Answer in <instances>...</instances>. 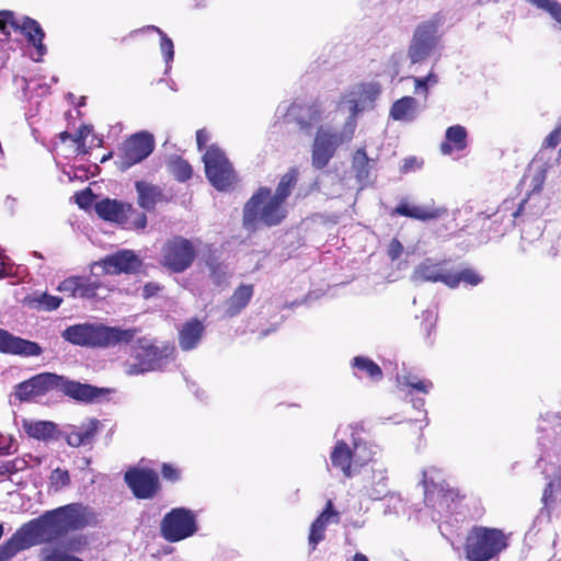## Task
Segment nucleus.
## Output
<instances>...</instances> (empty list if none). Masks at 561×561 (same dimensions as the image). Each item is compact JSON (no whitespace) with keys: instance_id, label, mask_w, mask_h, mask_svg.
<instances>
[{"instance_id":"5fc2aeb1","label":"nucleus","mask_w":561,"mask_h":561,"mask_svg":"<svg viewBox=\"0 0 561 561\" xmlns=\"http://www.w3.org/2000/svg\"><path fill=\"white\" fill-rule=\"evenodd\" d=\"M412 79L414 82L415 93L423 94L424 98L426 99L428 95V85L424 81V78L423 77H413Z\"/></svg>"},{"instance_id":"5701e85b","label":"nucleus","mask_w":561,"mask_h":561,"mask_svg":"<svg viewBox=\"0 0 561 561\" xmlns=\"http://www.w3.org/2000/svg\"><path fill=\"white\" fill-rule=\"evenodd\" d=\"M57 390L82 402H93L101 394L106 392L103 388H96L87 383L72 381L62 376H59Z\"/></svg>"},{"instance_id":"ddd939ff","label":"nucleus","mask_w":561,"mask_h":561,"mask_svg":"<svg viewBox=\"0 0 561 561\" xmlns=\"http://www.w3.org/2000/svg\"><path fill=\"white\" fill-rule=\"evenodd\" d=\"M195 256V247L190 240L183 237L171 239L162 249V262L164 266L175 273H181L188 268Z\"/></svg>"},{"instance_id":"6ab92c4d","label":"nucleus","mask_w":561,"mask_h":561,"mask_svg":"<svg viewBox=\"0 0 561 561\" xmlns=\"http://www.w3.org/2000/svg\"><path fill=\"white\" fill-rule=\"evenodd\" d=\"M125 481L138 499H151L159 490V478L156 471L131 468L125 473Z\"/></svg>"},{"instance_id":"aec40b11","label":"nucleus","mask_w":561,"mask_h":561,"mask_svg":"<svg viewBox=\"0 0 561 561\" xmlns=\"http://www.w3.org/2000/svg\"><path fill=\"white\" fill-rule=\"evenodd\" d=\"M58 526L64 535L68 530L81 529L89 524L91 513L87 506L79 503L68 504L53 510Z\"/></svg>"},{"instance_id":"c85d7f7f","label":"nucleus","mask_w":561,"mask_h":561,"mask_svg":"<svg viewBox=\"0 0 561 561\" xmlns=\"http://www.w3.org/2000/svg\"><path fill=\"white\" fill-rule=\"evenodd\" d=\"M337 522V514L332 510V503L329 501L327 508L312 523L309 534V546L312 550L324 539V533L329 523Z\"/></svg>"},{"instance_id":"7ed1b4c3","label":"nucleus","mask_w":561,"mask_h":561,"mask_svg":"<svg viewBox=\"0 0 561 561\" xmlns=\"http://www.w3.org/2000/svg\"><path fill=\"white\" fill-rule=\"evenodd\" d=\"M286 215L285 204L274 197L270 188L261 187L244 205L243 225L248 230H255L260 225L276 226Z\"/></svg>"},{"instance_id":"f03ea898","label":"nucleus","mask_w":561,"mask_h":561,"mask_svg":"<svg viewBox=\"0 0 561 561\" xmlns=\"http://www.w3.org/2000/svg\"><path fill=\"white\" fill-rule=\"evenodd\" d=\"M136 333V329H121L84 322L68 327L61 332V337L78 346L112 347L130 343Z\"/></svg>"},{"instance_id":"c9c22d12","label":"nucleus","mask_w":561,"mask_h":561,"mask_svg":"<svg viewBox=\"0 0 561 561\" xmlns=\"http://www.w3.org/2000/svg\"><path fill=\"white\" fill-rule=\"evenodd\" d=\"M23 428L33 438L48 440L54 438L57 426L50 421H24Z\"/></svg>"},{"instance_id":"423d86ee","label":"nucleus","mask_w":561,"mask_h":561,"mask_svg":"<svg viewBox=\"0 0 561 561\" xmlns=\"http://www.w3.org/2000/svg\"><path fill=\"white\" fill-rule=\"evenodd\" d=\"M506 539L497 528L473 527L467 536L466 557L470 561H489L506 548Z\"/></svg>"},{"instance_id":"39448f33","label":"nucleus","mask_w":561,"mask_h":561,"mask_svg":"<svg viewBox=\"0 0 561 561\" xmlns=\"http://www.w3.org/2000/svg\"><path fill=\"white\" fill-rule=\"evenodd\" d=\"M174 354L175 348L170 344L156 345L148 341H141L135 350L134 359L124 363V371L128 376H136L161 370L175 359Z\"/></svg>"},{"instance_id":"a211bd4d","label":"nucleus","mask_w":561,"mask_h":561,"mask_svg":"<svg viewBox=\"0 0 561 561\" xmlns=\"http://www.w3.org/2000/svg\"><path fill=\"white\" fill-rule=\"evenodd\" d=\"M59 376L51 373L38 374L15 386V396L21 401L42 397L58 389Z\"/></svg>"},{"instance_id":"1a4fd4ad","label":"nucleus","mask_w":561,"mask_h":561,"mask_svg":"<svg viewBox=\"0 0 561 561\" xmlns=\"http://www.w3.org/2000/svg\"><path fill=\"white\" fill-rule=\"evenodd\" d=\"M380 93L381 87L379 83H357L344 92L339 102L337 111L348 114L345 123L353 119L357 125V115L374 110Z\"/></svg>"},{"instance_id":"37998d69","label":"nucleus","mask_w":561,"mask_h":561,"mask_svg":"<svg viewBox=\"0 0 561 561\" xmlns=\"http://www.w3.org/2000/svg\"><path fill=\"white\" fill-rule=\"evenodd\" d=\"M147 30L154 31L160 35V49L167 65L165 71H168L171 68L170 64L174 57L173 42L162 30L154 25L147 26Z\"/></svg>"},{"instance_id":"c756f323","label":"nucleus","mask_w":561,"mask_h":561,"mask_svg":"<svg viewBox=\"0 0 561 561\" xmlns=\"http://www.w3.org/2000/svg\"><path fill=\"white\" fill-rule=\"evenodd\" d=\"M252 285H240L232 296L225 304V314L228 318L238 316L250 302L253 297Z\"/></svg>"},{"instance_id":"72a5a7b5","label":"nucleus","mask_w":561,"mask_h":561,"mask_svg":"<svg viewBox=\"0 0 561 561\" xmlns=\"http://www.w3.org/2000/svg\"><path fill=\"white\" fill-rule=\"evenodd\" d=\"M375 161L369 159L365 149H358L353 156V169L356 174L357 181L362 185H367L371 181V170Z\"/></svg>"},{"instance_id":"a878e982","label":"nucleus","mask_w":561,"mask_h":561,"mask_svg":"<svg viewBox=\"0 0 561 561\" xmlns=\"http://www.w3.org/2000/svg\"><path fill=\"white\" fill-rule=\"evenodd\" d=\"M420 112L416 99L413 96H403L392 104L389 115L393 121L412 123L417 118Z\"/></svg>"},{"instance_id":"2eb2a0df","label":"nucleus","mask_w":561,"mask_h":561,"mask_svg":"<svg viewBox=\"0 0 561 561\" xmlns=\"http://www.w3.org/2000/svg\"><path fill=\"white\" fill-rule=\"evenodd\" d=\"M140 265V257L134 251L124 249L93 262L90 271L95 273L99 270L102 275L130 274L137 272Z\"/></svg>"},{"instance_id":"79ce46f5","label":"nucleus","mask_w":561,"mask_h":561,"mask_svg":"<svg viewBox=\"0 0 561 561\" xmlns=\"http://www.w3.org/2000/svg\"><path fill=\"white\" fill-rule=\"evenodd\" d=\"M121 225L126 229L144 230L147 226V216L145 213L135 209L130 204V210L125 214Z\"/></svg>"},{"instance_id":"473e14b6","label":"nucleus","mask_w":561,"mask_h":561,"mask_svg":"<svg viewBox=\"0 0 561 561\" xmlns=\"http://www.w3.org/2000/svg\"><path fill=\"white\" fill-rule=\"evenodd\" d=\"M135 187L138 195V205L147 211L153 210L156 205L162 201L163 195L158 186L138 181Z\"/></svg>"},{"instance_id":"f8f14e48","label":"nucleus","mask_w":561,"mask_h":561,"mask_svg":"<svg viewBox=\"0 0 561 561\" xmlns=\"http://www.w3.org/2000/svg\"><path fill=\"white\" fill-rule=\"evenodd\" d=\"M153 148L154 138L150 133H136L123 144L116 163L121 170H127L145 160Z\"/></svg>"},{"instance_id":"393cba45","label":"nucleus","mask_w":561,"mask_h":561,"mask_svg":"<svg viewBox=\"0 0 561 561\" xmlns=\"http://www.w3.org/2000/svg\"><path fill=\"white\" fill-rule=\"evenodd\" d=\"M443 207H435L431 205H410L407 202H401L394 209V214L405 216L409 218L426 221L437 219L446 214Z\"/></svg>"},{"instance_id":"8fccbe9b","label":"nucleus","mask_w":561,"mask_h":561,"mask_svg":"<svg viewBox=\"0 0 561 561\" xmlns=\"http://www.w3.org/2000/svg\"><path fill=\"white\" fill-rule=\"evenodd\" d=\"M91 133V127L89 126H82L78 133L73 135V142L77 145V152L78 153H85V144L84 140Z\"/></svg>"},{"instance_id":"6e6d98bb","label":"nucleus","mask_w":561,"mask_h":561,"mask_svg":"<svg viewBox=\"0 0 561 561\" xmlns=\"http://www.w3.org/2000/svg\"><path fill=\"white\" fill-rule=\"evenodd\" d=\"M419 167H420V163H419L417 159L414 157H410V158L404 159V161L401 165V172L408 173L412 170H415Z\"/></svg>"},{"instance_id":"4468645a","label":"nucleus","mask_w":561,"mask_h":561,"mask_svg":"<svg viewBox=\"0 0 561 561\" xmlns=\"http://www.w3.org/2000/svg\"><path fill=\"white\" fill-rule=\"evenodd\" d=\"M20 529L31 547L51 542L62 535L53 511L32 519Z\"/></svg>"},{"instance_id":"f704fd0d","label":"nucleus","mask_w":561,"mask_h":561,"mask_svg":"<svg viewBox=\"0 0 561 561\" xmlns=\"http://www.w3.org/2000/svg\"><path fill=\"white\" fill-rule=\"evenodd\" d=\"M101 272L95 270V273L90 271V275L79 276L78 282V298L92 299L96 297L98 290L103 287L100 280Z\"/></svg>"},{"instance_id":"de8ad7c7","label":"nucleus","mask_w":561,"mask_h":561,"mask_svg":"<svg viewBox=\"0 0 561 561\" xmlns=\"http://www.w3.org/2000/svg\"><path fill=\"white\" fill-rule=\"evenodd\" d=\"M78 282L79 275L70 276L64 279L57 287L60 293L66 294L69 297H78Z\"/></svg>"},{"instance_id":"338daca9","label":"nucleus","mask_w":561,"mask_h":561,"mask_svg":"<svg viewBox=\"0 0 561 561\" xmlns=\"http://www.w3.org/2000/svg\"><path fill=\"white\" fill-rule=\"evenodd\" d=\"M149 288H150V286H149V285H146L145 290H146L147 293H149Z\"/></svg>"},{"instance_id":"20e7f679","label":"nucleus","mask_w":561,"mask_h":561,"mask_svg":"<svg viewBox=\"0 0 561 561\" xmlns=\"http://www.w3.org/2000/svg\"><path fill=\"white\" fill-rule=\"evenodd\" d=\"M444 24L445 15L438 12L414 27L407 49L411 64H422L435 53L444 36Z\"/></svg>"},{"instance_id":"e2e57ef3","label":"nucleus","mask_w":561,"mask_h":561,"mask_svg":"<svg viewBox=\"0 0 561 561\" xmlns=\"http://www.w3.org/2000/svg\"><path fill=\"white\" fill-rule=\"evenodd\" d=\"M353 561H369L368 558L363 553H355Z\"/></svg>"},{"instance_id":"bf43d9fd","label":"nucleus","mask_w":561,"mask_h":561,"mask_svg":"<svg viewBox=\"0 0 561 561\" xmlns=\"http://www.w3.org/2000/svg\"><path fill=\"white\" fill-rule=\"evenodd\" d=\"M424 81L427 83L428 88L434 87L438 83V77L431 71L427 76L423 77Z\"/></svg>"},{"instance_id":"0e129e2a","label":"nucleus","mask_w":561,"mask_h":561,"mask_svg":"<svg viewBox=\"0 0 561 561\" xmlns=\"http://www.w3.org/2000/svg\"><path fill=\"white\" fill-rule=\"evenodd\" d=\"M60 138L62 141H65L66 139H71L73 141V135L67 133V131H64L60 134Z\"/></svg>"},{"instance_id":"13d9d810","label":"nucleus","mask_w":561,"mask_h":561,"mask_svg":"<svg viewBox=\"0 0 561 561\" xmlns=\"http://www.w3.org/2000/svg\"><path fill=\"white\" fill-rule=\"evenodd\" d=\"M209 133L205 129H199L196 133V142L199 149H202L209 140Z\"/></svg>"},{"instance_id":"cd10ccee","label":"nucleus","mask_w":561,"mask_h":561,"mask_svg":"<svg viewBox=\"0 0 561 561\" xmlns=\"http://www.w3.org/2000/svg\"><path fill=\"white\" fill-rule=\"evenodd\" d=\"M468 133L461 125H453L446 129L445 141L440 145V152L445 156L451 154L454 151L465 150Z\"/></svg>"},{"instance_id":"680f3d73","label":"nucleus","mask_w":561,"mask_h":561,"mask_svg":"<svg viewBox=\"0 0 561 561\" xmlns=\"http://www.w3.org/2000/svg\"><path fill=\"white\" fill-rule=\"evenodd\" d=\"M526 204H527V201H523L520 203L519 207L517 208V210L513 214V216L514 217L520 216L525 211Z\"/></svg>"},{"instance_id":"774afa93","label":"nucleus","mask_w":561,"mask_h":561,"mask_svg":"<svg viewBox=\"0 0 561 561\" xmlns=\"http://www.w3.org/2000/svg\"><path fill=\"white\" fill-rule=\"evenodd\" d=\"M547 493H548V490L546 489V490H545V494H543V497H545V499L547 497Z\"/></svg>"},{"instance_id":"e433bc0d","label":"nucleus","mask_w":561,"mask_h":561,"mask_svg":"<svg viewBox=\"0 0 561 561\" xmlns=\"http://www.w3.org/2000/svg\"><path fill=\"white\" fill-rule=\"evenodd\" d=\"M28 548H31V546L19 528L7 542L0 546V561H9L18 552Z\"/></svg>"},{"instance_id":"052dcab7","label":"nucleus","mask_w":561,"mask_h":561,"mask_svg":"<svg viewBox=\"0 0 561 561\" xmlns=\"http://www.w3.org/2000/svg\"><path fill=\"white\" fill-rule=\"evenodd\" d=\"M7 273V259L0 253V277Z\"/></svg>"},{"instance_id":"603ef678","label":"nucleus","mask_w":561,"mask_h":561,"mask_svg":"<svg viewBox=\"0 0 561 561\" xmlns=\"http://www.w3.org/2000/svg\"><path fill=\"white\" fill-rule=\"evenodd\" d=\"M561 141V126L556 127L546 138L543 145L549 148H556Z\"/></svg>"},{"instance_id":"a18cd8bd","label":"nucleus","mask_w":561,"mask_h":561,"mask_svg":"<svg viewBox=\"0 0 561 561\" xmlns=\"http://www.w3.org/2000/svg\"><path fill=\"white\" fill-rule=\"evenodd\" d=\"M169 169L176 180L181 182H184L192 176L191 165L187 161L181 158L172 159L169 163Z\"/></svg>"},{"instance_id":"9b49d317","label":"nucleus","mask_w":561,"mask_h":561,"mask_svg":"<svg viewBox=\"0 0 561 561\" xmlns=\"http://www.w3.org/2000/svg\"><path fill=\"white\" fill-rule=\"evenodd\" d=\"M195 514L185 507H176L167 513L161 522V536L169 542H178L197 531Z\"/></svg>"},{"instance_id":"69168bd1","label":"nucleus","mask_w":561,"mask_h":561,"mask_svg":"<svg viewBox=\"0 0 561 561\" xmlns=\"http://www.w3.org/2000/svg\"><path fill=\"white\" fill-rule=\"evenodd\" d=\"M423 404H424V401H423V400H416V401L414 402V407H416V408H420V407H422Z\"/></svg>"},{"instance_id":"bb28decb","label":"nucleus","mask_w":561,"mask_h":561,"mask_svg":"<svg viewBox=\"0 0 561 561\" xmlns=\"http://www.w3.org/2000/svg\"><path fill=\"white\" fill-rule=\"evenodd\" d=\"M130 210V204L116 199L105 198L95 204L96 214L104 220L118 225L124 220L125 214Z\"/></svg>"},{"instance_id":"0eeeda50","label":"nucleus","mask_w":561,"mask_h":561,"mask_svg":"<svg viewBox=\"0 0 561 561\" xmlns=\"http://www.w3.org/2000/svg\"><path fill=\"white\" fill-rule=\"evenodd\" d=\"M424 501L438 514L447 513L459 497V491L450 485L442 470L430 467L423 471Z\"/></svg>"},{"instance_id":"4be33fe9","label":"nucleus","mask_w":561,"mask_h":561,"mask_svg":"<svg viewBox=\"0 0 561 561\" xmlns=\"http://www.w3.org/2000/svg\"><path fill=\"white\" fill-rule=\"evenodd\" d=\"M371 465V474L370 478L365 485L366 494L371 500H381L389 491L388 489V467L377 459V456L374 457V460L370 461Z\"/></svg>"},{"instance_id":"b1692460","label":"nucleus","mask_w":561,"mask_h":561,"mask_svg":"<svg viewBox=\"0 0 561 561\" xmlns=\"http://www.w3.org/2000/svg\"><path fill=\"white\" fill-rule=\"evenodd\" d=\"M99 422L89 420L79 426L71 425L65 431V439L71 447L91 445L98 434Z\"/></svg>"},{"instance_id":"412c9836","label":"nucleus","mask_w":561,"mask_h":561,"mask_svg":"<svg viewBox=\"0 0 561 561\" xmlns=\"http://www.w3.org/2000/svg\"><path fill=\"white\" fill-rule=\"evenodd\" d=\"M0 352L24 357L39 356L42 347L32 341L15 336L7 330L0 329Z\"/></svg>"},{"instance_id":"3c124183","label":"nucleus","mask_w":561,"mask_h":561,"mask_svg":"<svg viewBox=\"0 0 561 561\" xmlns=\"http://www.w3.org/2000/svg\"><path fill=\"white\" fill-rule=\"evenodd\" d=\"M93 199H94V195L91 192V190H89V188H87L84 191H81V192L76 194L77 204L81 208L90 207L92 205V203H93Z\"/></svg>"},{"instance_id":"4d7b16f0","label":"nucleus","mask_w":561,"mask_h":561,"mask_svg":"<svg viewBox=\"0 0 561 561\" xmlns=\"http://www.w3.org/2000/svg\"><path fill=\"white\" fill-rule=\"evenodd\" d=\"M162 476L164 479L175 481L179 478V471L176 468H174L170 465H163Z\"/></svg>"},{"instance_id":"58836bf2","label":"nucleus","mask_w":561,"mask_h":561,"mask_svg":"<svg viewBox=\"0 0 561 561\" xmlns=\"http://www.w3.org/2000/svg\"><path fill=\"white\" fill-rule=\"evenodd\" d=\"M26 300L28 306L39 311L56 310L62 302V299L60 297L49 295L44 291L33 293L26 298Z\"/></svg>"},{"instance_id":"9d476101","label":"nucleus","mask_w":561,"mask_h":561,"mask_svg":"<svg viewBox=\"0 0 561 561\" xmlns=\"http://www.w3.org/2000/svg\"><path fill=\"white\" fill-rule=\"evenodd\" d=\"M208 181L218 191L229 190L236 182V174L225 152L210 146L203 156Z\"/></svg>"},{"instance_id":"a19ab883","label":"nucleus","mask_w":561,"mask_h":561,"mask_svg":"<svg viewBox=\"0 0 561 561\" xmlns=\"http://www.w3.org/2000/svg\"><path fill=\"white\" fill-rule=\"evenodd\" d=\"M450 277L454 279L455 284L449 285V288H457L460 283L477 286L483 280L482 276L472 268H463L457 272L451 270Z\"/></svg>"},{"instance_id":"09e8293b","label":"nucleus","mask_w":561,"mask_h":561,"mask_svg":"<svg viewBox=\"0 0 561 561\" xmlns=\"http://www.w3.org/2000/svg\"><path fill=\"white\" fill-rule=\"evenodd\" d=\"M405 385L423 393H428L430 390L433 388L432 381L426 379L421 380L417 379L416 377L405 378Z\"/></svg>"},{"instance_id":"f257e3e1","label":"nucleus","mask_w":561,"mask_h":561,"mask_svg":"<svg viewBox=\"0 0 561 561\" xmlns=\"http://www.w3.org/2000/svg\"><path fill=\"white\" fill-rule=\"evenodd\" d=\"M362 432L363 426L357 423L339 426L335 432L336 442L330 454V462L344 478L358 474L379 454L377 446L362 439Z\"/></svg>"},{"instance_id":"864d4df0","label":"nucleus","mask_w":561,"mask_h":561,"mask_svg":"<svg viewBox=\"0 0 561 561\" xmlns=\"http://www.w3.org/2000/svg\"><path fill=\"white\" fill-rule=\"evenodd\" d=\"M403 252V247L402 244L400 243V241H398L397 239H393L390 244H389V248H388V255L390 256V259L392 261L397 260L400 257V255L402 254Z\"/></svg>"},{"instance_id":"c03bdc74","label":"nucleus","mask_w":561,"mask_h":561,"mask_svg":"<svg viewBox=\"0 0 561 561\" xmlns=\"http://www.w3.org/2000/svg\"><path fill=\"white\" fill-rule=\"evenodd\" d=\"M533 5L547 12L551 19L561 24V3L557 0H527Z\"/></svg>"},{"instance_id":"2f4dec72","label":"nucleus","mask_w":561,"mask_h":561,"mask_svg":"<svg viewBox=\"0 0 561 561\" xmlns=\"http://www.w3.org/2000/svg\"><path fill=\"white\" fill-rule=\"evenodd\" d=\"M204 325L201 321L193 319L186 322L179 333V344L183 351L194 350L202 340Z\"/></svg>"},{"instance_id":"4c0bfd02","label":"nucleus","mask_w":561,"mask_h":561,"mask_svg":"<svg viewBox=\"0 0 561 561\" xmlns=\"http://www.w3.org/2000/svg\"><path fill=\"white\" fill-rule=\"evenodd\" d=\"M352 367L355 369V375L358 378L363 376L369 377L374 381H378L382 378L381 368L366 356H356L353 358Z\"/></svg>"},{"instance_id":"6e6552de","label":"nucleus","mask_w":561,"mask_h":561,"mask_svg":"<svg viewBox=\"0 0 561 561\" xmlns=\"http://www.w3.org/2000/svg\"><path fill=\"white\" fill-rule=\"evenodd\" d=\"M356 124L352 119L350 123H344L342 130L331 131L328 128H320L312 145V165L316 169H323L328 165L330 160L333 158L336 149L345 144L350 142L355 134Z\"/></svg>"},{"instance_id":"49530a36","label":"nucleus","mask_w":561,"mask_h":561,"mask_svg":"<svg viewBox=\"0 0 561 561\" xmlns=\"http://www.w3.org/2000/svg\"><path fill=\"white\" fill-rule=\"evenodd\" d=\"M49 482L50 486L54 488L55 491H59L70 483L69 472L67 470L57 468L51 471Z\"/></svg>"},{"instance_id":"dca6fc26","label":"nucleus","mask_w":561,"mask_h":561,"mask_svg":"<svg viewBox=\"0 0 561 561\" xmlns=\"http://www.w3.org/2000/svg\"><path fill=\"white\" fill-rule=\"evenodd\" d=\"M21 30L27 37L28 42L34 45L39 56L46 53V47L43 44L44 32L41 25L31 18H23L22 22L14 16L11 11H0V30L9 34V30Z\"/></svg>"},{"instance_id":"7c9ffc66","label":"nucleus","mask_w":561,"mask_h":561,"mask_svg":"<svg viewBox=\"0 0 561 561\" xmlns=\"http://www.w3.org/2000/svg\"><path fill=\"white\" fill-rule=\"evenodd\" d=\"M320 116L318 105H304L300 103H293L286 114L288 121H296L301 127H308L318 122Z\"/></svg>"},{"instance_id":"f3484780","label":"nucleus","mask_w":561,"mask_h":561,"mask_svg":"<svg viewBox=\"0 0 561 561\" xmlns=\"http://www.w3.org/2000/svg\"><path fill=\"white\" fill-rule=\"evenodd\" d=\"M451 270L446 261H435L425 259L419 263L412 275L411 280L415 284L420 283H443L447 287L455 284L450 277Z\"/></svg>"},{"instance_id":"ea45409f","label":"nucleus","mask_w":561,"mask_h":561,"mask_svg":"<svg viewBox=\"0 0 561 561\" xmlns=\"http://www.w3.org/2000/svg\"><path fill=\"white\" fill-rule=\"evenodd\" d=\"M297 180L298 171L296 169H290L280 178V181L273 196L285 204V201L291 194V191L296 186Z\"/></svg>"}]
</instances>
